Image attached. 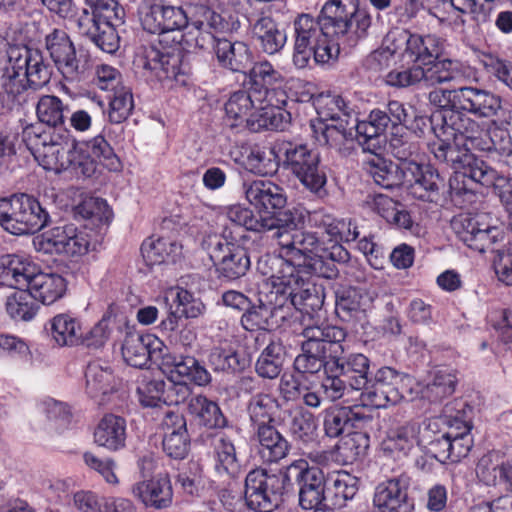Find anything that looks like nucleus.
<instances>
[{
    "mask_svg": "<svg viewBox=\"0 0 512 512\" xmlns=\"http://www.w3.org/2000/svg\"><path fill=\"white\" fill-rule=\"evenodd\" d=\"M258 271L267 276L269 291L260 305L251 307L241 317L248 331L270 329L291 316L293 309L310 315L321 309L324 294L320 287L306 280V274L295 263L276 255L258 260Z\"/></svg>",
    "mask_w": 512,
    "mask_h": 512,
    "instance_id": "nucleus-1",
    "label": "nucleus"
},
{
    "mask_svg": "<svg viewBox=\"0 0 512 512\" xmlns=\"http://www.w3.org/2000/svg\"><path fill=\"white\" fill-rule=\"evenodd\" d=\"M286 228L279 229L277 241L279 255L285 260L295 263V267L306 274L311 281L312 275L332 279L338 274L336 263H346L349 252L339 243L343 231L347 227L345 220H337L322 210L308 213V224L323 229L329 237V246L320 244L316 233L298 229L294 219L285 220Z\"/></svg>",
    "mask_w": 512,
    "mask_h": 512,
    "instance_id": "nucleus-2",
    "label": "nucleus"
},
{
    "mask_svg": "<svg viewBox=\"0 0 512 512\" xmlns=\"http://www.w3.org/2000/svg\"><path fill=\"white\" fill-rule=\"evenodd\" d=\"M299 485V503L303 509H321L327 489L326 477L318 467H310L304 459L291 463L283 474H269L263 469L250 471L245 479V500L257 512H271L291 479Z\"/></svg>",
    "mask_w": 512,
    "mask_h": 512,
    "instance_id": "nucleus-3",
    "label": "nucleus"
},
{
    "mask_svg": "<svg viewBox=\"0 0 512 512\" xmlns=\"http://www.w3.org/2000/svg\"><path fill=\"white\" fill-rule=\"evenodd\" d=\"M34 131L28 132V138L37 155V162L43 169L54 173L73 170L83 176H91L97 162L116 158L107 140L97 135L87 141H77L69 129H57L42 136Z\"/></svg>",
    "mask_w": 512,
    "mask_h": 512,
    "instance_id": "nucleus-4",
    "label": "nucleus"
},
{
    "mask_svg": "<svg viewBox=\"0 0 512 512\" xmlns=\"http://www.w3.org/2000/svg\"><path fill=\"white\" fill-rule=\"evenodd\" d=\"M323 17L315 19L308 14L298 16L294 26L293 64L298 69L306 68L313 56L316 63L325 64L336 58L339 49L330 38V27L335 34H346L351 27L346 4L341 0H329L322 8Z\"/></svg>",
    "mask_w": 512,
    "mask_h": 512,
    "instance_id": "nucleus-5",
    "label": "nucleus"
},
{
    "mask_svg": "<svg viewBox=\"0 0 512 512\" xmlns=\"http://www.w3.org/2000/svg\"><path fill=\"white\" fill-rule=\"evenodd\" d=\"M218 0H192L190 8L192 26L198 34L196 45L202 49L214 45L218 62L225 68L240 72L251 63V52L248 46L240 41L231 42L217 38L215 34L230 30L229 23L214 8Z\"/></svg>",
    "mask_w": 512,
    "mask_h": 512,
    "instance_id": "nucleus-6",
    "label": "nucleus"
},
{
    "mask_svg": "<svg viewBox=\"0 0 512 512\" xmlns=\"http://www.w3.org/2000/svg\"><path fill=\"white\" fill-rule=\"evenodd\" d=\"M50 77L51 71L38 51L25 46H10L0 36V79L7 94L16 97L27 87L42 88Z\"/></svg>",
    "mask_w": 512,
    "mask_h": 512,
    "instance_id": "nucleus-7",
    "label": "nucleus"
},
{
    "mask_svg": "<svg viewBox=\"0 0 512 512\" xmlns=\"http://www.w3.org/2000/svg\"><path fill=\"white\" fill-rule=\"evenodd\" d=\"M470 118L466 114L451 112L443 118V125L440 128H432L437 140L430 145V151L440 162L446 163L454 170V180L463 178L464 187L467 186L466 180L474 182V169L478 162H484L476 158L471 149H477L468 133L456 129L454 118Z\"/></svg>",
    "mask_w": 512,
    "mask_h": 512,
    "instance_id": "nucleus-8",
    "label": "nucleus"
},
{
    "mask_svg": "<svg viewBox=\"0 0 512 512\" xmlns=\"http://www.w3.org/2000/svg\"><path fill=\"white\" fill-rule=\"evenodd\" d=\"M159 368L169 380L164 388V404L167 405H178L186 400L190 393L188 382L207 386L212 380L205 366L191 355H177L166 350L161 356Z\"/></svg>",
    "mask_w": 512,
    "mask_h": 512,
    "instance_id": "nucleus-9",
    "label": "nucleus"
},
{
    "mask_svg": "<svg viewBox=\"0 0 512 512\" xmlns=\"http://www.w3.org/2000/svg\"><path fill=\"white\" fill-rule=\"evenodd\" d=\"M305 341L302 353L294 360V368L301 374H315L321 369L326 371V364L333 353H343L342 342L346 332L337 326L307 325L303 329Z\"/></svg>",
    "mask_w": 512,
    "mask_h": 512,
    "instance_id": "nucleus-10",
    "label": "nucleus"
},
{
    "mask_svg": "<svg viewBox=\"0 0 512 512\" xmlns=\"http://www.w3.org/2000/svg\"><path fill=\"white\" fill-rule=\"evenodd\" d=\"M225 124L231 128L283 130L290 121V114H276L271 109H261L259 101L248 90L232 93L224 105Z\"/></svg>",
    "mask_w": 512,
    "mask_h": 512,
    "instance_id": "nucleus-11",
    "label": "nucleus"
},
{
    "mask_svg": "<svg viewBox=\"0 0 512 512\" xmlns=\"http://www.w3.org/2000/svg\"><path fill=\"white\" fill-rule=\"evenodd\" d=\"M202 247L216 267L220 277L235 280L246 274L250 258L244 247L238 244L236 232L226 227L221 234H208Z\"/></svg>",
    "mask_w": 512,
    "mask_h": 512,
    "instance_id": "nucleus-12",
    "label": "nucleus"
},
{
    "mask_svg": "<svg viewBox=\"0 0 512 512\" xmlns=\"http://www.w3.org/2000/svg\"><path fill=\"white\" fill-rule=\"evenodd\" d=\"M50 220L40 202L28 194H15L0 199V225L13 235L33 234Z\"/></svg>",
    "mask_w": 512,
    "mask_h": 512,
    "instance_id": "nucleus-13",
    "label": "nucleus"
},
{
    "mask_svg": "<svg viewBox=\"0 0 512 512\" xmlns=\"http://www.w3.org/2000/svg\"><path fill=\"white\" fill-rule=\"evenodd\" d=\"M431 40H421L420 35H410L406 31L389 32L381 46L374 50L366 59V66L373 71H381L391 64L397 65L399 60L409 64L432 50Z\"/></svg>",
    "mask_w": 512,
    "mask_h": 512,
    "instance_id": "nucleus-14",
    "label": "nucleus"
},
{
    "mask_svg": "<svg viewBox=\"0 0 512 512\" xmlns=\"http://www.w3.org/2000/svg\"><path fill=\"white\" fill-rule=\"evenodd\" d=\"M285 77L267 60L257 62L249 71V90L259 101L261 109H271L278 114L288 102Z\"/></svg>",
    "mask_w": 512,
    "mask_h": 512,
    "instance_id": "nucleus-15",
    "label": "nucleus"
},
{
    "mask_svg": "<svg viewBox=\"0 0 512 512\" xmlns=\"http://www.w3.org/2000/svg\"><path fill=\"white\" fill-rule=\"evenodd\" d=\"M284 166L311 193L325 194L327 175L319 152L305 144L288 143L284 147Z\"/></svg>",
    "mask_w": 512,
    "mask_h": 512,
    "instance_id": "nucleus-16",
    "label": "nucleus"
},
{
    "mask_svg": "<svg viewBox=\"0 0 512 512\" xmlns=\"http://www.w3.org/2000/svg\"><path fill=\"white\" fill-rule=\"evenodd\" d=\"M90 235L73 224L56 226L33 240L37 251L45 254L81 256L90 248Z\"/></svg>",
    "mask_w": 512,
    "mask_h": 512,
    "instance_id": "nucleus-17",
    "label": "nucleus"
},
{
    "mask_svg": "<svg viewBox=\"0 0 512 512\" xmlns=\"http://www.w3.org/2000/svg\"><path fill=\"white\" fill-rule=\"evenodd\" d=\"M409 380V376L391 367H381L363 387L365 390L360 394L361 406L380 409L397 404L403 397L401 384Z\"/></svg>",
    "mask_w": 512,
    "mask_h": 512,
    "instance_id": "nucleus-18",
    "label": "nucleus"
},
{
    "mask_svg": "<svg viewBox=\"0 0 512 512\" xmlns=\"http://www.w3.org/2000/svg\"><path fill=\"white\" fill-rule=\"evenodd\" d=\"M485 214H460L453 218L452 228L458 238L469 248L483 253L503 239V233L496 226L486 223Z\"/></svg>",
    "mask_w": 512,
    "mask_h": 512,
    "instance_id": "nucleus-19",
    "label": "nucleus"
},
{
    "mask_svg": "<svg viewBox=\"0 0 512 512\" xmlns=\"http://www.w3.org/2000/svg\"><path fill=\"white\" fill-rule=\"evenodd\" d=\"M138 13L143 29L152 34L181 30L188 24L181 7L164 5L161 0H143Z\"/></svg>",
    "mask_w": 512,
    "mask_h": 512,
    "instance_id": "nucleus-20",
    "label": "nucleus"
},
{
    "mask_svg": "<svg viewBox=\"0 0 512 512\" xmlns=\"http://www.w3.org/2000/svg\"><path fill=\"white\" fill-rule=\"evenodd\" d=\"M140 62L145 70L168 87L187 83V68L183 66L179 54H165L150 46L144 49Z\"/></svg>",
    "mask_w": 512,
    "mask_h": 512,
    "instance_id": "nucleus-21",
    "label": "nucleus"
},
{
    "mask_svg": "<svg viewBox=\"0 0 512 512\" xmlns=\"http://www.w3.org/2000/svg\"><path fill=\"white\" fill-rule=\"evenodd\" d=\"M456 129L468 133L480 151H495L512 167V137L507 130L496 128L489 134L472 118H454Z\"/></svg>",
    "mask_w": 512,
    "mask_h": 512,
    "instance_id": "nucleus-22",
    "label": "nucleus"
},
{
    "mask_svg": "<svg viewBox=\"0 0 512 512\" xmlns=\"http://www.w3.org/2000/svg\"><path fill=\"white\" fill-rule=\"evenodd\" d=\"M440 419H428L423 426L418 423H406L391 429L383 442L384 450L398 456H407L416 446H425L433 427L439 426Z\"/></svg>",
    "mask_w": 512,
    "mask_h": 512,
    "instance_id": "nucleus-23",
    "label": "nucleus"
},
{
    "mask_svg": "<svg viewBox=\"0 0 512 512\" xmlns=\"http://www.w3.org/2000/svg\"><path fill=\"white\" fill-rule=\"evenodd\" d=\"M428 39L431 40V44H433L432 50L429 49L427 53H423L424 55L418 59H413L409 64L405 63L403 60H399L397 67L388 72L385 77V81L388 85L405 88L424 82L423 65L427 64L431 58H438L442 51L439 38L433 35L421 36V40L425 42Z\"/></svg>",
    "mask_w": 512,
    "mask_h": 512,
    "instance_id": "nucleus-24",
    "label": "nucleus"
},
{
    "mask_svg": "<svg viewBox=\"0 0 512 512\" xmlns=\"http://www.w3.org/2000/svg\"><path fill=\"white\" fill-rule=\"evenodd\" d=\"M65 107L60 98L54 95H44L40 97L38 103L36 105V115L38 120L49 126L47 129H43V127L39 124H30L27 125L23 129V141L25 142L27 148L33 155L34 159L37 161V155L33 146L30 143L28 132L31 130H36L34 134L37 136H42L48 132L57 129H67L64 126L65 117H64Z\"/></svg>",
    "mask_w": 512,
    "mask_h": 512,
    "instance_id": "nucleus-25",
    "label": "nucleus"
},
{
    "mask_svg": "<svg viewBox=\"0 0 512 512\" xmlns=\"http://www.w3.org/2000/svg\"><path fill=\"white\" fill-rule=\"evenodd\" d=\"M162 340L153 334L140 335L127 331L122 345L124 361L136 368L145 367L151 358H159L165 353Z\"/></svg>",
    "mask_w": 512,
    "mask_h": 512,
    "instance_id": "nucleus-26",
    "label": "nucleus"
},
{
    "mask_svg": "<svg viewBox=\"0 0 512 512\" xmlns=\"http://www.w3.org/2000/svg\"><path fill=\"white\" fill-rule=\"evenodd\" d=\"M409 479L400 475L379 483L374 492L373 504L378 512H411L408 502Z\"/></svg>",
    "mask_w": 512,
    "mask_h": 512,
    "instance_id": "nucleus-27",
    "label": "nucleus"
},
{
    "mask_svg": "<svg viewBox=\"0 0 512 512\" xmlns=\"http://www.w3.org/2000/svg\"><path fill=\"white\" fill-rule=\"evenodd\" d=\"M46 49L50 57L66 79L74 80L79 71V60L75 47L67 33L54 29L46 36Z\"/></svg>",
    "mask_w": 512,
    "mask_h": 512,
    "instance_id": "nucleus-28",
    "label": "nucleus"
},
{
    "mask_svg": "<svg viewBox=\"0 0 512 512\" xmlns=\"http://www.w3.org/2000/svg\"><path fill=\"white\" fill-rule=\"evenodd\" d=\"M39 271V267L28 257L8 254L0 258L1 285L28 291Z\"/></svg>",
    "mask_w": 512,
    "mask_h": 512,
    "instance_id": "nucleus-29",
    "label": "nucleus"
},
{
    "mask_svg": "<svg viewBox=\"0 0 512 512\" xmlns=\"http://www.w3.org/2000/svg\"><path fill=\"white\" fill-rule=\"evenodd\" d=\"M460 112H468L478 118H493L502 107L501 98L490 90L476 86L461 87Z\"/></svg>",
    "mask_w": 512,
    "mask_h": 512,
    "instance_id": "nucleus-30",
    "label": "nucleus"
},
{
    "mask_svg": "<svg viewBox=\"0 0 512 512\" xmlns=\"http://www.w3.org/2000/svg\"><path fill=\"white\" fill-rule=\"evenodd\" d=\"M476 474L487 486L498 487L505 492L512 490V464L499 453L483 455L478 461Z\"/></svg>",
    "mask_w": 512,
    "mask_h": 512,
    "instance_id": "nucleus-31",
    "label": "nucleus"
},
{
    "mask_svg": "<svg viewBox=\"0 0 512 512\" xmlns=\"http://www.w3.org/2000/svg\"><path fill=\"white\" fill-rule=\"evenodd\" d=\"M342 354H331L326 364V373L345 375L349 378L352 389L361 390L368 383L369 359L363 354H352L343 359Z\"/></svg>",
    "mask_w": 512,
    "mask_h": 512,
    "instance_id": "nucleus-32",
    "label": "nucleus"
},
{
    "mask_svg": "<svg viewBox=\"0 0 512 512\" xmlns=\"http://www.w3.org/2000/svg\"><path fill=\"white\" fill-rule=\"evenodd\" d=\"M132 494L146 507L164 509L172 503L173 492L167 475H157L132 487Z\"/></svg>",
    "mask_w": 512,
    "mask_h": 512,
    "instance_id": "nucleus-33",
    "label": "nucleus"
},
{
    "mask_svg": "<svg viewBox=\"0 0 512 512\" xmlns=\"http://www.w3.org/2000/svg\"><path fill=\"white\" fill-rule=\"evenodd\" d=\"M50 340L58 347H74L82 340V322L69 312L56 314L46 324Z\"/></svg>",
    "mask_w": 512,
    "mask_h": 512,
    "instance_id": "nucleus-34",
    "label": "nucleus"
},
{
    "mask_svg": "<svg viewBox=\"0 0 512 512\" xmlns=\"http://www.w3.org/2000/svg\"><path fill=\"white\" fill-rule=\"evenodd\" d=\"M225 215L229 221L239 227L256 233H265L275 230L273 237L277 239L279 229H285L286 224H280V220L273 214L266 213L255 217L252 210L240 204L230 205L225 210Z\"/></svg>",
    "mask_w": 512,
    "mask_h": 512,
    "instance_id": "nucleus-35",
    "label": "nucleus"
},
{
    "mask_svg": "<svg viewBox=\"0 0 512 512\" xmlns=\"http://www.w3.org/2000/svg\"><path fill=\"white\" fill-rule=\"evenodd\" d=\"M373 302L368 291L350 287L337 294L336 311L345 320L362 321L372 310Z\"/></svg>",
    "mask_w": 512,
    "mask_h": 512,
    "instance_id": "nucleus-36",
    "label": "nucleus"
},
{
    "mask_svg": "<svg viewBox=\"0 0 512 512\" xmlns=\"http://www.w3.org/2000/svg\"><path fill=\"white\" fill-rule=\"evenodd\" d=\"M244 194L247 201L258 209H281L286 204L283 189L271 181L256 180L244 183Z\"/></svg>",
    "mask_w": 512,
    "mask_h": 512,
    "instance_id": "nucleus-37",
    "label": "nucleus"
},
{
    "mask_svg": "<svg viewBox=\"0 0 512 512\" xmlns=\"http://www.w3.org/2000/svg\"><path fill=\"white\" fill-rule=\"evenodd\" d=\"M404 182L409 185L411 194L418 199L432 201L437 194L440 177L430 167L411 163L403 172Z\"/></svg>",
    "mask_w": 512,
    "mask_h": 512,
    "instance_id": "nucleus-38",
    "label": "nucleus"
},
{
    "mask_svg": "<svg viewBox=\"0 0 512 512\" xmlns=\"http://www.w3.org/2000/svg\"><path fill=\"white\" fill-rule=\"evenodd\" d=\"M370 209L384 218L388 223L398 228L415 233L418 226L414 225L410 214L402 208V205L385 194L369 195L366 200Z\"/></svg>",
    "mask_w": 512,
    "mask_h": 512,
    "instance_id": "nucleus-39",
    "label": "nucleus"
},
{
    "mask_svg": "<svg viewBox=\"0 0 512 512\" xmlns=\"http://www.w3.org/2000/svg\"><path fill=\"white\" fill-rule=\"evenodd\" d=\"M351 119H345L331 124L312 123L313 136L320 145H328L338 151L350 148L354 141V132L350 126Z\"/></svg>",
    "mask_w": 512,
    "mask_h": 512,
    "instance_id": "nucleus-40",
    "label": "nucleus"
},
{
    "mask_svg": "<svg viewBox=\"0 0 512 512\" xmlns=\"http://www.w3.org/2000/svg\"><path fill=\"white\" fill-rule=\"evenodd\" d=\"M113 329L122 331L129 330L130 327L126 315L110 309L85 335L82 333L80 344L93 349L102 348L109 340Z\"/></svg>",
    "mask_w": 512,
    "mask_h": 512,
    "instance_id": "nucleus-41",
    "label": "nucleus"
},
{
    "mask_svg": "<svg viewBox=\"0 0 512 512\" xmlns=\"http://www.w3.org/2000/svg\"><path fill=\"white\" fill-rule=\"evenodd\" d=\"M94 442L109 451H118L126 443V421L114 415H105L94 430Z\"/></svg>",
    "mask_w": 512,
    "mask_h": 512,
    "instance_id": "nucleus-42",
    "label": "nucleus"
},
{
    "mask_svg": "<svg viewBox=\"0 0 512 512\" xmlns=\"http://www.w3.org/2000/svg\"><path fill=\"white\" fill-rule=\"evenodd\" d=\"M86 391L93 398H101L116 391L121 385L118 378L108 364L99 362L90 363L85 371Z\"/></svg>",
    "mask_w": 512,
    "mask_h": 512,
    "instance_id": "nucleus-43",
    "label": "nucleus"
},
{
    "mask_svg": "<svg viewBox=\"0 0 512 512\" xmlns=\"http://www.w3.org/2000/svg\"><path fill=\"white\" fill-rule=\"evenodd\" d=\"M369 417L361 412L360 405L334 406L326 410L324 429L328 437L335 438Z\"/></svg>",
    "mask_w": 512,
    "mask_h": 512,
    "instance_id": "nucleus-44",
    "label": "nucleus"
},
{
    "mask_svg": "<svg viewBox=\"0 0 512 512\" xmlns=\"http://www.w3.org/2000/svg\"><path fill=\"white\" fill-rule=\"evenodd\" d=\"M251 31L262 51L268 55L281 51L287 41L285 31L279 29L277 23L267 15L259 17L252 23Z\"/></svg>",
    "mask_w": 512,
    "mask_h": 512,
    "instance_id": "nucleus-45",
    "label": "nucleus"
},
{
    "mask_svg": "<svg viewBox=\"0 0 512 512\" xmlns=\"http://www.w3.org/2000/svg\"><path fill=\"white\" fill-rule=\"evenodd\" d=\"M66 289V280L61 275L40 270L32 279L28 292L34 300L51 305L64 296Z\"/></svg>",
    "mask_w": 512,
    "mask_h": 512,
    "instance_id": "nucleus-46",
    "label": "nucleus"
},
{
    "mask_svg": "<svg viewBox=\"0 0 512 512\" xmlns=\"http://www.w3.org/2000/svg\"><path fill=\"white\" fill-rule=\"evenodd\" d=\"M258 454L264 462L274 463L285 458L289 452L288 441L272 425L257 427Z\"/></svg>",
    "mask_w": 512,
    "mask_h": 512,
    "instance_id": "nucleus-47",
    "label": "nucleus"
},
{
    "mask_svg": "<svg viewBox=\"0 0 512 512\" xmlns=\"http://www.w3.org/2000/svg\"><path fill=\"white\" fill-rule=\"evenodd\" d=\"M389 123L386 112L381 110H373L370 112L368 119L358 121L351 117V128L354 132V140L363 147L365 151H372L375 145L370 144L376 140L387 128Z\"/></svg>",
    "mask_w": 512,
    "mask_h": 512,
    "instance_id": "nucleus-48",
    "label": "nucleus"
},
{
    "mask_svg": "<svg viewBox=\"0 0 512 512\" xmlns=\"http://www.w3.org/2000/svg\"><path fill=\"white\" fill-rule=\"evenodd\" d=\"M445 423L448 426L447 437L450 442L451 461L458 462L461 458L466 457L472 448V425L462 415L450 416Z\"/></svg>",
    "mask_w": 512,
    "mask_h": 512,
    "instance_id": "nucleus-49",
    "label": "nucleus"
},
{
    "mask_svg": "<svg viewBox=\"0 0 512 512\" xmlns=\"http://www.w3.org/2000/svg\"><path fill=\"white\" fill-rule=\"evenodd\" d=\"M213 468L216 476L221 479L236 477L241 469L237 457L236 448L231 440L226 437L217 439L213 452Z\"/></svg>",
    "mask_w": 512,
    "mask_h": 512,
    "instance_id": "nucleus-50",
    "label": "nucleus"
},
{
    "mask_svg": "<svg viewBox=\"0 0 512 512\" xmlns=\"http://www.w3.org/2000/svg\"><path fill=\"white\" fill-rule=\"evenodd\" d=\"M474 169V182L483 186H492L501 203L506 207L512 206V178L500 175L485 162H478Z\"/></svg>",
    "mask_w": 512,
    "mask_h": 512,
    "instance_id": "nucleus-51",
    "label": "nucleus"
},
{
    "mask_svg": "<svg viewBox=\"0 0 512 512\" xmlns=\"http://www.w3.org/2000/svg\"><path fill=\"white\" fill-rule=\"evenodd\" d=\"M121 24L123 22H90L80 29L99 49L112 54L118 50L120 45V37L116 28Z\"/></svg>",
    "mask_w": 512,
    "mask_h": 512,
    "instance_id": "nucleus-52",
    "label": "nucleus"
},
{
    "mask_svg": "<svg viewBox=\"0 0 512 512\" xmlns=\"http://www.w3.org/2000/svg\"><path fill=\"white\" fill-rule=\"evenodd\" d=\"M187 410L199 424L208 428H220L225 425L226 420L218 404L202 394L189 399Z\"/></svg>",
    "mask_w": 512,
    "mask_h": 512,
    "instance_id": "nucleus-53",
    "label": "nucleus"
},
{
    "mask_svg": "<svg viewBox=\"0 0 512 512\" xmlns=\"http://www.w3.org/2000/svg\"><path fill=\"white\" fill-rule=\"evenodd\" d=\"M313 105L319 117L318 122L325 123L329 120L337 122L351 119L352 109L339 95L320 94L313 98Z\"/></svg>",
    "mask_w": 512,
    "mask_h": 512,
    "instance_id": "nucleus-54",
    "label": "nucleus"
},
{
    "mask_svg": "<svg viewBox=\"0 0 512 512\" xmlns=\"http://www.w3.org/2000/svg\"><path fill=\"white\" fill-rule=\"evenodd\" d=\"M85 4L90 7L92 16L84 10V15L78 20L79 27H84L90 22H123L124 10L117 0H84Z\"/></svg>",
    "mask_w": 512,
    "mask_h": 512,
    "instance_id": "nucleus-55",
    "label": "nucleus"
},
{
    "mask_svg": "<svg viewBox=\"0 0 512 512\" xmlns=\"http://www.w3.org/2000/svg\"><path fill=\"white\" fill-rule=\"evenodd\" d=\"M284 362V349L279 343L272 342L259 355L255 369L262 378L275 379L279 376Z\"/></svg>",
    "mask_w": 512,
    "mask_h": 512,
    "instance_id": "nucleus-56",
    "label": "nucleus"
},
{
    "mask_svg": "<svg viewBox=\"0 0 512 512\" xmlns=\"http://www.w3.org/2000/svg\"><path fill=\"white\" fill-rule=\"evenodd\" d=\"M76 213L96 228L107 226L113 218V212L106 200L98 197L85 198L77 205Z\"/></svg>",
    "mask_w": 512,
    "mask_h": 512,
    "instance_id": "nucleus-57",
    "label": "nucleus"
},
{
    "mask_svg": "<svg viewBox=\"0 0 512 512\" xmlns=\"http://www.w3.org/2000/svg\"><path fill=\"white\" fill-rule=\"evenodd\" d=\"M431 58L423 65L424 83L428 86L453 81L458 74V63L450 59L436 60Z\"/></svg>",
    "mask_w": 512,
    "mask_h": 512,
    "instance_id": "nucleus-58",
    "label": "nucleus"
},
{
    "mask_svg": "<svg viewBox=\"0 0 512 512\" xmlns=\"http://www.w3.org/2000/svg\"><path fill=\"white\" fill-rule=\"evenodd\" d=\"M172 299L176 310L185 318H197L203 313L204 305L192 293L182 287H171L164 292V300Z\"/></svg>",
    "mask_w": 512,
    "mask_h": 512,
    "instance_id": "nucleus-59",
    "label": "nucleus"
},
{
    "mask_svg": "<svg viewBox=\"0 0 512 512\" xmlns=\"http://www.w3.org/2000/svg\"><path fill=\"white\" fill-rule=\"evenodd\" d=\"M455 385L456 377L450 370L438 369L423 390V395L430 401H440L454 392Z\"/></svg>",
    "mask_w": 512,
    "mask_h": 512,
    "instance_id": "nucleus-60",
    "label": "nucleus"
},
{
    "mask_svg": "<svg viewBox=\"0 0 512 512\" xmlns=\"http://www.w3.org/2000/svg\"><path fill=\"white\" fill-rule=\"evenodd\" d=\"M38 411L47 419L52 428L67 427L71 420V411L67 404L53 398H44L37 404Z\"/></svg>",
    "mask_w": 512,
    "mask_h": 512,
    "instance_id": "nucleus-61",
    "label": "nucleus"
},
{
    "mask_svg": "<svg viewBox=\"0 0 512 512\" xmlns=\"http://www.w3.org/2000/svg\"><path fill=\"white\" fill-rule=\"evenodd\" d=\"M133 108L134 100L131 88L125 85L117 87L109 103V120L112 123H121L129 117Z\"/></svg>",
    "mask_w": 512,
    "mask_h": 512,
    "instance_id": "nucleus-62",
    "label": "nucleus"
},
{
    "mask_svg": "<svg viewBox=\"0 0 512 512\" xmlns=\"http://www.w3.org/2000/svg\"><path fill=\"white\" fill-rule=\"evenodd\" d=\"M369 436L364 432L348 433L338 444V452L347 463H353L366 454Z\"/></svg>",
    "mask_w": 512,
    "mask_h": 512,
    "instance_id": "nucleus-63",
    "label": "nucleus"
},
{
    "mask_svg": "<svg viewBox=\"0 0 512 512\" xmlns=\"http://www.w3.org/2000/svg\"><path fill=\"white\" fill-rule=\"evenodd\" d=\"M27 290H20L7 298L6 311L15 320L29 321L37 313V307Z\"/></svg>",
    "mask_w": 512,
    "mask_h": 512,
    "instance_id": "nucleus-64",
    "label": "nucleus"
}]
</instances>
